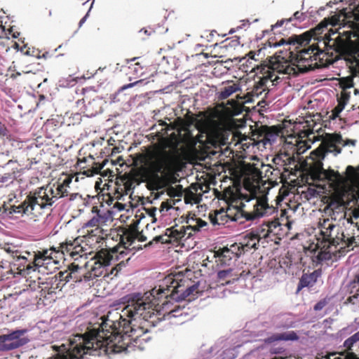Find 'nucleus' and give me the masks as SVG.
I'll return each instance as SVG.
<instances>
[{"label": "nucleus", "instance_id": "1", "mask_svg": "<svg viewBox=\"0 0 359 359\" xmlns=\"http://www.w3.org/2000/svg\"><path fill=\"white\" fill-rule=\"evenodd\" d=\"M194 272L190 269L171 273L159 285L144 293L133 292L123 298L125 306L116 322L120 333L116 339L122 341L126 351L149 332L150 328L165 317L182 316L179 306L170 309V300L191 301L199 292L198 282L193 280Z\"/></svg>", "mask_w": 359, "mask_h": 359}, {"label": "nucleus", "instance_id": "2", "mask_svg": "<svg viewBox=\"0 0 359 359\" xmlns=\"http://www.w3.org/2000/svg\"><path fill=\"white\" fill-rule=\"evenodd\" d=\"M328 25L351 26V24H318L314 29L300 35H294L285 40V43L290 45L288 50L276 52L269 59V69L279 74L297 75L299 73H306L325 65L324 52L316 43L308 48H300L299 46L307 45L313 38L319 40L320 34Z\"/></svg>", "mask_w": 359, "mask_h": 359}, {"label": "nucleus", "instance_id": "3", "mask_svg": "<svg viewBox=\"0 0 359 359\" xmlns=\"http://www.w3.org/2000/svg\"><path fill=\"white\" fill-rule=\"evenodd\" d=\"M116 322L107 319L97 328L89 330L83 334H76L69 339L67 354L57 353L55 359H80L83 355H97L100 351L107 354L126 351L122 341L116 338L119 336Z\"/></svg>", "mask_w": 359, "mask_h": 359}, {"label": "nucleus", "instance_id": "4", "mask_svg": "<svg viewBox=\"0 0 359 359\" xmlns=\"http://www.w3.org/2000/svg\"><path fill=\"white\" fill-rule=\"evenodd\" d=\"M262 178V172L254 168L252 182L250 181L249 177L244 180L243 187L245 192L238 191L236 196L230 202L229 212H236V222H253L277 212L274 206L269 205L266 196L262 194L260 187Z\"/></svg>", "mask_w": 359, "mask_h": 359}, {"label": "nucleus", "instance_id": "5", "mask_svg": "<svg viewBox=\"0 0 359 359\" xmlns=\"http://www.w3.org/2000/svg\"><path fill=\"white\" fill-rule=\"evenodd\" d=\"M136 160L142 165L138 168L137 175L130 176L123 183L125 192L128 194L142 182L158 186L161 182L160 175L171 172L175 169L177 157L176 154L165 149L159 144H154L144 153H139Z\"/></svg>", "mask_w": 359, "mask_h": 359}, {"label": "nucleus", "instance_id": "6", "mask_svg": "<svg viewBox=\"0 0 359 359\" xmlns=\"http://www.w3.org/2000/svg\"><path fill=\"white\" fill-rule=\"evenodd\" d=\"M27 257L17 246L0 244V281L8 280L16 274L26 276Z\"/></svg>", "mask_w": 359, "mask_h": 359}, {"label": "nucleus", "instance_id": "7", "mask_svg": "<svg viewBox=\"0 0 359 359\" xmlns=\"http://www.w3.org/2000/svg\"><path fill=\"white\" fill-rule=\"evenodd\" d=\"M319 226L322 243H325L323 248L328 249L331 246H334L337 248L340 245L339 251L341 253L347 252L353 249L356 243L354 234L346 237L340 230L339 226L334 224L328 218L320 222Z\"/></svg>", "mask_w": 359, "mask_h": 359}, {"label": "nucleus", "instance_id": "8", "mask_svg": "<svg viewBox=\"0 0 359 359\" xmlns=\"http://www.w3.org/2000/svg\"><path fill=\"white\" fill-rule=\"evenodd\" d=\"M53 187L47 185L36 191L34 195H29L26 199L19 205L11 207L10 213H18L27 215H36L34 212L35 207L38 205L41 209L50 207L56 201L54 198Z\"/></svg>", "mask_w": 359, "mask_h": 359}, {"label": "nucleus", "instance_id": "9", "mask_svg": "<svg viewBox=\"0 0 359 359\" xmlns=\"http://www.w3.org/2000/svg\"><path fill=\"white\" fill-rule=\"evenodd\" d=\"M272 72H269L267 75L261 78L260 80L254 85L252 89L250 92H248L243 97H238V98L243 100L241 101V103H240L239 101L234 100L233 99L228 100L227 104L231 105L234 114H237L241 104L253 102L255 101L256 98H261V100L257 102L258 105H261L262 103H265L264 99L269 93V88L267 86L268 81H270L273 83L278 79V76H276L273 73L275 71L272 70Z\"/></svg>", "mask_w": 359, "mask_h": 359}, {"label": "nucleus", "instance_id": "10", "mask_svg": "<svg viewBox=\"0 0 359 359\" xmlns=\"http://www.w3.org/2000/svg\"><path fill=\"white\" fill-rule=\"evenodd\" d=\"M347 144L348 142H344L340 134L325 133L319 147L311 152L310 158L312 161H323L328 153H333L337 156L341 153V147Z\"/></svg>", "mask_w": 359, "mask_h": 359}, {"label": "nucleus", "instance_id": "11", "mask_svg": "<svg viewBox=\"0 0 359 359\" xmlns=\"http://www.w3.org/2000/svg\"><path fill=\"white\" fill-rule=\"evenodd\" d=\"M126 250L123 248L122 245H118L109 250L106 248H102L96 254L97 261L104 266H108L112 263L119 261V263L116 264L115 266L112 267L110 271V274L116 276L118 272L122 269V267L125 266L124 259L128 255Z\"/></svg>", "mask_w": 359, "mask_h": 359}, {"label": "nucleus", "instance_id": "12", "mask_svg": "<svg viewBox=\"0 0 359 359\" xmlns=\"http://www.w3.org/2000/svg\"><path fill=\"white\" fill-rule=\"evenodd\" d=\"M348 6L331 11L320 22H359V0H348Z\"/></svg>", "mask_w": 359, "mask_h": 359}, {"label": "nucleus", "instance_id": "13", "mask_svg": "<svg viewBox=\"0 0 359 359\" xmlns=\"http://www.w3.org/2000/svg\"><path fill=\"white\" fill-rule=\"evenodd\" d=\"M189 238H190L186 233L184 226L175 224L174 226L166 229L164 234L154 237L153 241L184 246V242Z\"/></svg>", "mask_w": 359, "mask_h": 359}, {"label": "nucleus", "instance_id": "14", "mask_svg": "<svg viewBox=\"0 0 359 359\" xmlns=\"http://www.w3.org/2000/svg\"><path fill=\"white\" fill-rule=\"evenodd\" d=\"M53 252L51 248L50 250H43L42 251L33 252L32 261L29 259L28 256L31 255L29 252L25 251L23 253L27 255V262L25 264L26 274H29L31 271H36L40 267L48 269V266L51 263H55L52 257Z\"/></svg>", "mask_w": 359, "mask_h": 359}, {"label": "nucleus", "instance_id": "15", "mask_svg": "<svg viewBox=\"0 0 359 359\" xmlns=\"http://www.w3.org/2000/svg\"><path fill=\"white\" fill-rule=\"evenodd\" d=\"M25 332V330H18L7 334L0 335V351H11L27 344L29 339L22 337Z\"/></svg>", "mask_w": 359, "mask_h": 359}, {"label": "nucleus", "instance_id": "16", "mask_svg": "<svg viewBox=\"0 0 359 359\" xmlns=\"http://www.w3.org/2000/svg\"><path fill=\"white\" fill-rule=\"evenodd\" d=\"M283 24H274L271 25V32H273V36H271L266 42L262 43L261 48H259L257 52L250 51L248 54V56L250 59H253L255 60H259V58H255V56L260 57L262 59L263 56H264L267 52L268 48H276L283 45L285 42V39L283 37L282 35L279 34L276 36L275 29L278 27H280Z\"/></svg>", "mask_w": 359, "mask_h": 359}, {"label": "nucleus", "instance_id": "17", "mask_svg": "<svg viewBox=\"0 0 359 359\" xmlns=\"http://www.w3.org/2000/svg\"><path fill=\"white\" fill-rule=\"evenodd\" d=\"M240 250L237 243L218 250L215 252L217 264L221 266H229L233 259H236L242 255Z\"/></svg>", "mask_w": 359, "mask_h": 359}, {"label": "nucleus", "instance_id": "18", "mask_svg": "<svg viewBox=\"0 0 359 359\" xmlns=\"http://www.w3.org/2000/svg\"><path fill=\"white\" fill-rule=\"evenodd\" d=\"M106 161H107L104 160L102 163H96L95 158L89 155L87 157L78 158L76 165L83 175L87 177H90L95 174L101 173V170L104 166Z\"/></svg>", "mask_w": 359, "mask_h": 359}, {"label": "nucleus", "instance_id": "19", "mask_svg": "<svg viewBox=\"0 0 359 359\" xmlns=\"http://www.w3.org/2000/svg\"><path fill=\"white\" fill-rule=\"evenodd\" d=\"M120 239L121 241L118 245H122L124 249L127 250L135 240L144 242L147 241V237L143 235L142 232H140L135 227H133L126 229Z\"/></svg>", "mask_w": 359, "mask_h": 359}, {"label": "nucleus", "instance_id": "20", "mask_svg": "<svg viewBox=\"0 0 359 359\" xmlns=\"http://www.w3.org/2000/svg\"><path fill=\"white\" fill-rule=\"evenodd\" d=\"M346 187L338 189L329 198L327 208L331 209L332 211L340 210L346 205L344 197L348 192Z\"/></svg>", "mask_w": 359, "mask_h": 359}, {"label": "nucleus", "instance_id": "21", "mask_svg": "<svg viewBox=\"0 0 359 359\" xmlns=\"http://www.w3.org/2000/svg\"><path fill=\"white\" fill-rule=\"evenodd\" d=\"M229 205L228 206L226 211L223 209L220 210H216L214 213H210L209 218L211 223L213 225H224L230 219L232 221H236L237 215L236 212H232L231 214L229 212Z\"/></svg>", "mask_w": 359, "mask_h": 359}, {"label": "nucleus", "instance_id": "22", "mask_svg": "<svg viewBox=\"0 0 359 359\" xmlns=\"http://www.w3.org/2000/svg\"><path fill=\"white\" fill-rule=\"evenodd\" d=\"M259 243V241L257 235L250 231L242 237L241 242L237 243V245H238L239 250H241V255H243L252 249H257Z\"/></svg>", "mask_w": 359, "mask_h": 359}, {"label": "nucleus", "instance_id": "23", "mask_svg": "<svg viewBox=\"0 0 359 359\" xmlns=\"http://www.w3.org/2000/svg\"><path fill=\"white\" fill-rule=\"evenodd\" d=\"M194 216V215L191 216V214H189L185 221L186 224L183 225L189 238L196 232H198L201 228L207 225L206 222L202 220L201 218H195Z\"/></svg>", "mask_w": 359, "mask_h": 359}, {"label": "nucleus", "instance_id": "24", "mask_svg": "<svg viewBox=\"0 0 359 359\" xmlns=\"http://www.w3.org/2000/svg\"><path fill=\"white\" fill-rule=\"evenodd\" d=\"M240 90L239 84L228 81L223 83V86L216 92L215 96L218 101H222Z\"/></svg>", "mask_w": 359, "mask_h": 359}, {"label": "nucleus", "instance_id": "25", "mask_svg": "<svg viewBox=\"0 0 359 359\" xmlns=\"http://www.w3.org/2000/svg\"><path fill=\"white\" fill-rule=\"evenodd\" d=\"M91 211L93 216L85 224L86 228L102 226L105 224L107 221V217L105 214L101 212L97 206H93Z\"/></svg>", "mask_w": 359, "mask_h": 359}, {"label": "nucleus", "instance_id": "26", "mask_svg": "<svg viewBox=\"0 0 359 359\" xmlns=\"http://www.w3.org/2000/svg\"><path fill=\"white\" fill-rule=\"evenodd\" d=\"M107 234L104 233L102 226H96L92 228L90 230H87L86 238L88 242L91 243L95 241L96 243H102L104 236Z\"/></svg>", "mask_w": 359, "mask_h": 359}, {"label": "nucleus", "instance_id": "27", "mask_svg": "<svg viewBox=\"0 0 359 359\" xmlns=\"http://www.w3.org/2000/svg\"><path fill=\"white\" fill-rule=\"evenodd\" d=\"M274 324L278 329H288L294 326V321L290 314H280L275 317Z\"/></svg>", "mask_w": 359, "mask_h": 359}, {"label": "nucleus", "instance_id": "28", "mask_svg": "<svg viewBox=\"0 0 359 359\" xmlns=\"http://www.w3.org/2000/svg\"><path fill=\"white\" fill-rule=\"evenodd\" d=\"M233 269L228 268L227 269L220 270L217 272L218 281L222 285L231 283L232 281L238 279L236 274H233Z\"/></svg>", "mask_w": 359, "mask_h": 359}, {"label": "nucleus", "instance_id": "29", "mask_svg": "<svg viewBox=\"0 0 359 359\" xmlns=\"http://www.w3.org/2000/svg\"><path fill=\"white\" fill-rule=\"evenodd\" d=\"M320 275V273L318 271H314L310 274H304L300 278L298 284V291L303 287L313 286Z\"/></svg>", "mask_w": 359, "mask_h": 359}, {"label": "nucleus", "instance_id": "30", "mask_svg": "<svg viewBox=\"0 0 359 359\" xmlns=\"http://www.w3.org/2000/svg\"><path fill=\"white\" fill-rule=\"evenodd\" d=\"M72 239H66L65 242H62L60 244V246L56 248H52L51 250L54 251L55 253L58 254L60 253L62 255H68L72 257V251L74 250V243L72 242Z\"/></svg>", "mask_w": 359, "mask_h": 359}, {"label": "nucleus", "instance_id": "31", "mask_svg": "<svg viewBox=\"0 0 359 359\" xmlns=\"http://www.w3.org/2000/svg\"><path fill=\"white\" fill-rule=\"evenodd\" d=\"M299 339L298 335L297 333L294 331H290L281 334H274L272 337L268 338L266 341V342H273L275 341H280V340H284V341H294L297 340Z\"/></svg>", "mask_w": 359, "mask_h": 359}, {"label": "nucleus", "instance_id": "32", "mask_svg": "<svg viewBox=\"0 0 359 359\" xmlns=\"http://www.w3.org/2000/svg\"><path fill=\"white\" fill-rule=\"evenodd\" d=\"M81 241H82L80 237L72 239V242L74 243V250L72 251V258L76 260L79 257L86 256L87 252H85L84 248L81 246Z\"/></svg>", "mask_w": 359, "mask_h": 359}, {"label": "nucleus", "instance_id": "33", "mask_svg": "<svg viewBox=\"0 0 359 359\" xmlns=\"http://www.w3.org/2000/svg\"><path fill=\"white\" fill-rule=\"evenodd\" d=\"M101 107L99 104V102L93 100L92 101H89L87 104L85 105V113H86L87 116H95L99 112H100Z\"/></svg>", "mask_w": 359, "mask_h": 359}, {"label": "nucleus", "instance_id": "34", "mask_svg": "<svg viewBox=\"0 0 359 359\" xmlns=\"http://www.w3.org/2000/svg\"><path fill=\"white\" fill-rule=\"evenodd\" d=\"M81 269V267H80L78 264L72 263L68 266L67 271L69 276L72 277V280L74 282H77L81 280V276L79 275V271Z\"/></svg>", "mask_w": 359, "mask_h": 359}, {"label": "nucleus", "instance_id": "35", "mask_svg": "<svg viewBox=\"0 0 359 359\" xmlns=\"http://www.w3.org/2000/svg\"><path fill=\"white\" fill-rule=\"evenodd\" d=\"M287 156V152H280L275 156L273 159V162L277 167H281L284 170V167L285 166L286 163L285 160L289 159ZM277 170H278V172H280V170L279 168H277Z\"/></svg>", "mask_w": 359, "mask_h": 359}, {"label": "nucleus", "instance_id": "36", "mask_svg": "<svg viewBox=\"0 0 359 359\" xmlns=\"http://www.w3.org/2000/svg\"><path fill=\"white\" fill-rule=\"evenodd\" d=\"M251 231L253 232L255 235H257V237L259 241L262 238L269 237L271 234L269 229L264 226V223L258 226L255 230H252Z\"/></svg>", "mask_w": 359, "mask_h": 359}, {"label": "nucleus", "instance_id": "37", "mask_svg": "<svg viewBox=\"0 0 359 359\" xmlns=\"http://www.w3.org/2000/svg\"><path fill=\"white\" fill-rule=\"evenodd\" d=\"M287 157L290 159L285 160L286 163L285 166L284 167V172H290L294 168H297L298 166L296 158L293 154L291 156L289 153H287Z\"/></svg>", "mask_w": 359, "mask_h": 359}, {"label": "nucleus", "instance_id": "38", "mask_svg": "<svg viewBox=\"0 0 359 359\" xmlns=\"http://www.w3.org/2000/svg\"><path fill=\"white\" fill-rule=\"evenodd\" d=\"M359 341V331L346 339L344 342V347L346 351H351L353 345Z\"/></svg>", "mask_w": 359, "mask_h": 359}, {"label": "nucleus", "instance_id": "39", "mask_svg": "<svg viewBox=\"0 0 359 359\" xmlns=\"http://www.w3.org/2000/svg\"><path fill=\"white\" fill-rule=\"evenodd\" d=\"M306 15H305L304 13H300L299 11H296L293 14V17L286 18V19H282L281 20L278 21L277 22H281V23L289 22L294 20H299V21H304L306 20Z\"/></svg>", "mask_w": 359, "mask_h": 359}, {"label": "nucleus", "instance_id": "40", "mask_svg": "<svg viewBox=\"0 0 359 359\" xmlns=\"http://www.w3.org/2000/svg\"><path fill=\"white\" fill-rule=\"evenodd\" d=\"M339 85L344 90L353 87V79L352 76L343 77L340 79Z\"/></svg>", "mask_w": 359, "mask_h": 359}, {"label": "nucleus", "instance_id": "41", "mask_svg": "<svg viewBox=\"0 0 359 359\" xmlns=\"http://www.w3.org/2000/svg\"><path fill=\"white\" fill-rule=\"evenodd\" d=\"M0 138L2 140H11V134L6 125L0 121Z\"/></svg>", "mask_w": 359, "mask_h": 359}, {"label": "nucleus", "instance_id": "42", "mask_svg": "<svg viewBox=\"0 0 359 359\" xmlns=\"http://www.w3.org/2000/svg\"><path fill=\"white\" fill-rule=\"evenodd\" d=\"M264 226L269 229L271 233H273L275 235L276 234L275 230L276 228L280 226V222L278 219H275L273 220L264 222Z\"/></svg>", "mask_w": 359, "mask_h": 359}, {"label": "nucleus", "instance_id": "43", "mask_svg": "<svg viewBox=\"0 0 359 359\" xmlns=\"http://www.w3.org/2000/svg\"><path fill=\"white\" fill-rule=\"evenodd\" d=\"M359 284V273L355 275L353 280L350 283V286L352 287V288H355L356 287V285H358ZM356 294H353V296L351 297H349L348 298V302H351L352 301V299L353 298H358V295H359V287L356 289Z\"/></svg>", "mask_w": 359, "mask_h": 359}, {"label": "nucleus", "instance_id": "44", "mask_svg": "<svg viewBox=\"0 0 359 359\" xmlns=\"http://www.w3.org/2000/svg\"><path fill=\"white\" fill-rule=\"evenodd\" d=\"M52 187H53L54 194L53 195L54 196L55 201L63 197L62 189H64V187H62L60 183H57L56 186L54 184Z\"/></svg>", "mask_w": 359, "mask_h": 359}, {"label": "nucleus", "instance_id": "45", "mask_svg": "<svg viewBox=\"0 0 359 359\" xmlns=\"http://www.w3.org/2000/svg\"><path fill=\"white\" fill-rule=\"evenodd\" d=\"M128 72H126V74H130L131 72H133L135 76H138L140 73V72L142 69L138 62L135 64H131L130 66L127 67Z\"/></svg>", "mask_w": 359, "mask_h": 359}, {"label": "nucleus", "instance_id": "46", "mask_svg": "<svg viewBox=\"0 0 359 359\" xmlns=\"http://www.w3.org/2000/svg\"><path fill=\"white\" fill-rule=\"evenodd\" d=\"M154 32V29L149 26L141 29L139 31V34L142 39H145Z\"/></svg>", "mask_w": 359, "mask_h": 359}, {"label": "nucleus", "instance_id": "47", "mask_svg": "<svg viewBox=\"0 0 359 359\" xmlns=\"http://www.w3.org/2000/svg\"><path fill=\"white\" fill-rule=\"evenodd\" d=\"M216 34L215 30H205L201 34V37L205 39L208 41H212Z\"/></svg>", "mask_w": 359, "mask_h": 359}, {"label": "nucleus", "instance_id": "48", "mask_svg": "<svg viewBox=\"0 0 359 359\" xmlns=\"http://www.w3.org/2000/svg\"><path fill=\"white\" fill-rule=\"evenodd\" d=\"M346 221L348 223L356 227L359 231V217L357 219L354 217V209L351 211L350 216L346 218Z\"/></svg>", "mask_w": 359, "mask_h": 359}, {"label": "nucleus", "instance_id": "49", "mask_svg": "<svg viewBox=\"0 0 359 359\" xmlns=\"http://www.w3.org/2000/svg\"><path fill=\"white\" fill-rule=\"evenodd\" d=\"M175 202L173 200L170 199V200H167L165 201H163L161 203V209H160V211L162 212V211H164L165 210V211H168V210H170V208H172V206L175 205Z\"/></svg>", "mask_w": 359, "mask_h": 359}, {"label": "nucleus", "instance_id": "50", "mask_svg": "<svg viewBox=\"0 0 359 359\" xmlns=\"http://www.w3.org/2000/svg\"><path fill=\"white\" fill-rule=\"evenodd\" d=\"M328 304V300L325 298V299H323L321 300H320L318 302H317L314 307H313V309L316 311H320L322 310L327 304Z\"/></svg>", "mask_w": 359, "mask_h": 359}, {"label": "nucleus", "instance_id": "51", "mask_svg": "<svg viewBox=\"0 0 359 359\" xmlns=\"http://www.w3.org/2000/svg\"><path fill=\"white\" fill-rule=\"evenodd\" d=\"M341 356H344L345 359H359L356 354L348 351H344L338 353Z\"/></svg>", "mask_w": 359, "mask_h": 359}, {"label": "nucleus", "instance_id": "52", "mask_svg": "<svg viewBox=\"0 0 359 359\" xmlns=\"http://www.w3.org/2000/svg\"><path fill=\"white\" fill-rule=\"evenodd\" d=\"M161 126H162L163 128L161 129V132H158L156 133V136L158 137V139H163V136L167 133L168 132V128H167V123L164 121H161V123H160Z\"/></svg>", "mask_w": 359, "mask_h": 359}, {"label": "nucleus", "instance_id": "53", "mask_svg": "<svg viewBox=\"0 0 359 359\" xmlns=\"http://www.w3.org/2000/svg\"><path fill=\"white\" fill-rule=\"evenodd\" d=\"M8 32H9V34H11L12 37L15 39H18L20 36V32L16 29L15 26H11L8 29Z\"/></svg>", "mask_w": 359, "mask_h": 359}, {"label": "nucleus", "instance_id": "54", "mask_svg": "<svg viewBox=\"0 0 359 359\" xmlns=\"http://www.w3.org/2000/svg\"><path fill=\"white\" fill-rule=\"evenodd\" d=\"M59 277L61 280H65L66 282H68L70 279H72V277L69 276V273H67V271L66 270L64 271H60Z\"/></svg>", "mask_w": 359, "mask_h": 359}, {"label": "nucleus", "instance_id": "55", "mask_svg": "<svg viewBox=\"0 0 359 359\" xmlns=\"http://www.w3.org/2000/svg\"><path fill=\"white\" fill-rule=\"evenodd\" d=\"M304 144H305V142H298V144L296 145V148L294 149L297 154H300L302 153H304L306 151V149L308 147H306V149L303 148L304 147Z\"/></svg>", "mask_w": 359, "mask_h": 359}, {"label": "nucleus", "instance_id": "56", "mask_svg": "<svg viewBox=\"0 0 359 359\" xmlns=\"http://www.w3.org/2000/svg\"><path fill=\"white\" fill-rule=\"evenodd\" d=\"M343 111L341 107L336 106L332 111V118L334 119L339 116V114Z\"/></svg>", "mask_w": 359, "mask_h": 359}, {"label": "nucleus", "instance_id": "57", "mask_svg": "<svg viewBox=\"0 0 359 359\" xmlns=\"http://www.w3.org/2000/svg\"><path fill=\"white\" fill-rule=\"evenodd\" d=\"M194 50L196 52V54H195L196 55H204L205 57H206V58L208 57V55L203 53L204 49L203 48V46L201 44H197Z\"/></svg>", "mask_w": 359, "mask_h": 359}, {"label": "nucleus", "instance_id": "58", "mask_svg": "<svg viewBox=\"0 0 359 359\" xmlns=\"http://www.w3.org/2000/svg\"><path fill=\"white\" fill-rule=\"evenodd\" d=\"M72 176H67L62 181V183H60L64 187H69V184L72 183Z\"/></svg>", "mask_w": 359, "mask_h": 359}, {"label": "nucleus", "instance_id": "59", "mask_svg": "<svg viewBox=\"0 0 359 359\" xmlns=\"http://www.w3.org/2000/svg\"><path fill=\"white\" fill-rule=\"evenodd\" d=\"M349 98H350V93H347L344 90L341 93L340 97L338 100L344 101L345 102H348Z\"/></svg>", "mask_w": 359, "mask_h": 359}, {"label": "nucleus", "instance_id": "60", "mask_svg": "<svg viewBox=\"0 0 359 359\" xmlns=\"http://www.w3.org/2000/svg\"><path fill=\"white\" fill-rule=\"evenodd\" d=\"M13 179V174L6 173L1 177V182H8V180H11Z\"/></svg>", "mask_w": 359, "mask_h": 359}, {"label": "nucleus", "instance_id": "61", "mask_svg": "<svg viewBox=\"0 0 359 359\" xmlns=\"http://www.w3.org/2000/svg\"><path fill=\"white\" fill-rule=\"evenodd\" d=\"M156 211V208H154V207H151L150 208L146 209V212L151 217H154Z\"/></svg>", "mask_w": 359, "mask_h": 359}, {"label": "nucleus", "instance_id": "62", "mask_svg": "<svg viewBox=\"0 0 359 359\" xmlns=\"http://www.w3.org/2000/svg\"><path fill=\"white\" fill-rule=\"evenodd\" d=\"M72 118L75 121L72 123V124H75L76 123H79L81 120V116L79 113H76L73 114Z\"/></svg>", "mask_w": 359, "mask_h": 359}, {"label": "nucleus", "instance_id": "63", "mask_svg": "<svg viewBox=\"0 0 359 359\" xmlns=\"http://www.w3.org/2000/svg\"><path fill=\"white\" fill-rule=\"evenodd\" d=\"M168 194L170 196H180L181 194H180L177 190H175V189L173 188H171L168 190Z\"/></svg>", "mask_w": 359, "mask_h": 359}, {"label": "nucleus", "instance_id": "64", "mask_svg": "<svg viewBox=\"0 0 359 359\" xmlns=\"http://www.w3.org/2000/svg\"><path fill=\"white\" fill-rule=\"evenodd\" d=\"M229 48H231L232 46L230 45L225 44L224 42L219 46V48L222 53H224V50H226Z\"/></svg>", "mask_w": 359, "mask_h": 359}]
</instances>
